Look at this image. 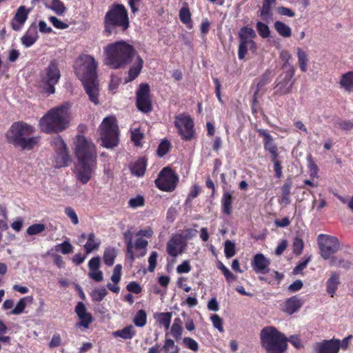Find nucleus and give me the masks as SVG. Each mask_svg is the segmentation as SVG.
Here are the masks:
<instances>
[{"label": "nucleus", "instance_id": "1", "mask_svg": "<svg viewBox=\"0 0 353 353\" xmlns=\"http://www.w3.org/2000/svg\"><path fill=\"white\" fill-rule=\"evenodd\" d=\"M70 105L65 103L50 109L39 120L41 130L46 134L59 133L70 125Z\"/></svg>", "mask_w": 353, "mask_h": 353}, {"label": "nucleus", "instance_id": "2", "mask_svg": "<svg viewBox=\"0 0 353 353\" xmlns=\"http://www.w3.org/2000/svg\"><path fill=\"white\" fill-rule=\"evenodd\" d=\"M34 128L23 121L14 122L6 132L9 143L22 150H30L38 144L39 137H32Z\"/></svg>", "mask_w": 353, "mask_h": 353}, {"label": "nucleus", "instance_id": "3", "mask_svg": "<svg viewBox=\"0 0 353 353\" xmlns=\"http://www.w3.org/2000/svg\"><path fill=\"white\" fill-rule=\"evenodd\" d=\"M105 64L114 69L120 68L128 64L134 56V48L124 41H119L108 45L104 48Z\"/></svg>", "mask_w": 353, "mask_h": 353}, {"label": "nucleus", "instance_id": "4", "mask_svg": "<svg viewBox=\"0 0 353 353\" xmlns=\"http://www.w3.org/2000/svg\"><path fill=\"white\" fill-rule=\"evenodd\" d=\"M261 344L267 353H283L288 347V338L272 326L263 327L260 332Z\"/></svg>", "mask_w": 353, "mask_h": 353}, {"label": "nucleus", "instance_id": "5", "mask_svg": "<svg viewBox=\"0 0 353 353\" xmlns=\"http://www.w3.org/2000/svg\"><path fill=\"white\" fill-rule=\"evenodd\" d=\"M129 23L128 11L122 4L113 5L104 17L105 30L109 34L115 32L117 28L126 30L129 28Z\"/></svg>", "mask_w": 353, "mask_h": 353}, {"label": "nucleus", "instance_id": "6", "mask_svg": "<svg viewBox=\"0 0 353 353\" xmlns=\"http://www.w3.org/2000/svg\"><path fill=\"white\" fill-rule=\"evenodd\" d=\"M74 68L75 74L81 82L97 79V63L94 57L90 55L83 54L79 56L75 61Z\"/></svg>", "mask_w": 353, "mask_h": 353}, {"label": "nucleus", "instance_id": "7", "mask_svg": "<svg viewBox=\"0 0 353 353\" xmlns=\"http://www.w3.org/2000/svg\"><path fill=\"white\" fill-rule=\"evenodd\" d=\"M119 130L114 117L105 118L100 125V138L102 145L112 148L119 143Z\"/></svg>", "mask_w": 353, "mask_h": 353}, {"label": "nucleus", "instance_id": "8", "mask_svg": "<svg viewBox=\"0 0 353 353\" xmlns=\"http://www.w3.org/2000/svg\"><path fill=\"white\" fill-rule=\"evenodd\" d=\"M61 77V72L56 60L50 62L48 66L40 74V83L49 94L54 93V85L58 83Z\"/></svg>", "mask_w": 353, "mask_h": 353}, {"label": "nucleus", "instance_id": "9", "mask_svg": "<svg viewBox=\"0 0 353 353\" xmlns=\"http://www.w3.org/2000/svg\"><path fill=\"white\" fill-rule=\"evenodd\" d=\"M75 154L78 161H96L95 146L85 137L79 135L75 142Z\"/></svg>", "mask_w": 353, "mask_h": 353}, {"label": "nucleus", "instance_id": "10", "mask_svg": "<svg viewBox=\"0 0 353 353\" xmlns=\"http://www.w3.org/2000/svg\"><path fill=\"white\" fill-rule=\"evenodd\" d=\"M320 254L325 260L330 259L339 249L340 245L337 238L321 234L317 238Z\"/></svg>", "mask_w": 353, "mask_h": 353}, {"label": "nucleus", "instance_id": "11", "mask_svg": "<svg viewBox=\"0 0 353 353\" xmlns=\"http://www.w3.org/2000/svg\"><path fill=\"white\" fill-rule=\"evenodd\" d=\"M239 37L240 41L238 57L239 59H243L249 50H254L256 49V44L253 41L256 37V33L253 29L243 27L239 32Z\"/></svg>", "mask_w": 353, "mask_h": 353}, {"label": "nucleus", "instance_id": "12", "mask_svg": "<svg viewBox=\"0 0 353 353\" xmlns=\"http://www.w3.org/2000/svg\"><path fill=\"white\" fill-rule=\"evenodd\" d=\"M52 145L54 149V166L57 168L68 166L71 162V159L64 141L61 137L58 136L53 139Z\"/></svg>", "mask_w": 353, "mask_h": 353}, {"label": "nucleus", "instance_id": "13", "mask_svg": "<svg viewBox=\"0 0 353 353\" xmlns=\"http://www.w3.org/2000/svg\"><path fill=\"white\" fill-rule=\"evenodd\" d=\"M178 182V177L170 169L165 168L155 180L156 185L161 190L171 192L174 190Z\"/></svg>", "mask_w": 353, "mask_h": 353}, {"label": "nucleus", "instance_id": "14", "mask_svg": "<svg viewBox=\"0 0 353 353\" xmlns=\"http://www.w3.org/2000/svg\"><path fill=\"white\" fill-rule=\"evenodd\" d=\"M174 125L179 134L184 140H190L194 135V123L192 119L186 114H182L175 117Z\"/></svg>", "mask_w": 353, "mask_h": 353}, {"label": "nucleus", "instance_id": "15", "mask_svg": "<svg viewBox=\"0 0 353 353\" xmlns=\"http://www.w3.org/2000/svg\"><path fill=\"white\" fill-rule=\"evenodd\" d=\"M280 57L283 61H285L284 66L288 68V71L285 77L284 82H279L277 87L283 93H287L290 91L293 84L292 79L294 74V69L292 65L288 63L289 59H291V54L288 51H281L280 53Z\"/></svg>", "mask_w": 353, "mask_h": 353}, {"label": "nucleus", "instance_id": "16", "mask_svg": "<svg viewBox=\"0 0 353 353\" xmlns=\"http://www.w3.org/2000/svg\"><path fill=\"white\" fill-rule=\"evenodd\" d=\"M96 168V161H78L76 165L77 179L83 184L87 183L92 178Z\"/></svg>", "mask_w": 353, "mask_h": 353}, {"label": "nucleus", "instance_id": "17", "mask_svg": "<svg viewBox=\"0 0 353 353\" xmlns=\"http://www.w3.org/2000/svg\"><path fill=\"white\" fill-rule=\"evenodd\" d=\"M137 105L143 112H148L152 110L150 87L146 83L141 84L137 91Z\"/></svg>", "mask_w": 353, "mask_h": 353}, {"label": "nucleus", "instance_id": "18", "mask_svg": "<svg viewBox=\"0 0 353 353\" xmlns=\"http://www.w3.org/2000/svg\"><path fill=\"white\" fill-rule=\"evenodd\" d=\"M185 246L182 236L174 235L168 242L167 252L170 256L176 257L183 252Z\"/></svg>", "mask_w": 353, "mask_h": 353}, {"label": "nucleus", "instance_id": "19", "mask_svg": "<svg viewBox=\"0 0 353 353\" xmlns=\"http://www.w3.org/2000/svg\"><path fill=\"white\" fill-rule=\"evenodd\" d=\"M270 261L263 254H256L252 261L253 270L259 274H265L269 272Z\"/></svg>", "mask_w": 353, "mask_h": 353}, {"label": "nucleus", "instance_id": "20", "mask_svg": "<svg viewBox=\"0 0 353 353\" xmlns=\"http://www.w3.org/2000/svg\"><path fill=\"white\" fill-rule=\"evenodd\" d=\"M29 10H27L25 6H21L17 10V12L11 21V27L15 31L20 30L26 23Z\"/></svg>", "mask_w": 353, "mask_h": 353}, {"label": "nucleus", "instance_id": "21", "mask_svg": "<svg viewBox=\"0 0 353 353\" xmlns=\"http://www.w3.org/2000/svg\"><path fill=\"white\" fill-rule=\"evenodd\" d=\"M75 312L80 319V322L77 323V327H83L88 328L89 325L92 321V315L87 312L85 305L82 302H79L75 307Z\"/></svg>", "mask_w": 353, "mask_h": 353}, {"label": "nucleus", "instance_id": "22", "mask_svg": "<svg viewBox=\"0 0 353 353\" xmlns=\"http://www.w3.org/2000/svg\"><path fill=\"white\" fill-rule=\"evenodd\" d=\"M100 257L92 258L88 262L89 273L88 276L97 282L102 281L103 279V272L99 270Z\"/></svg>", "mask_w": 353, "mask_h": 353}, {"label": "nucleus", "instance_id": "23", "mask_svg": "<svg viewBox=\"0 0 353 353\" xmlns=\"http://www.w3.org/2000/svg\"><path fill=\"white\" fill-rule=\"evenodd\" d=\"M338 339L323 340L317 343L315 347L316 353H338Z\"/></svg>", "mask_w": 353, "mask_h": 353}, {"label": "nucleus", "instance_id": "24", "mask_svg": "<svg viewBox=\"0 0 353 353\" xmlns=\"http://www.w3.org/2000/svg\"><path fill=\"white\" fill-rule=\"evenodd\" d=\"M303 301L296 296L286 299L281 305V310L288 314H292L297 312L302 306Z\"/></svg>", "mask_w": 353, "mask_h": 353}, {"label": "nucleus", "instance_id": "25", "mask_svg": "<svg viewBox=\"0 0 353 353\" xmlns=\"http://www.w3.org/2000/svg\"><path fill=\"white\" fill-rule=\"evenodd\" d=\"M82 83L90 100L95 105L99 104V86L97 79H94L90 81H82Z\"/></svg>", "mask_w": 353, "mask_h": 353}, {"label": "nucleus", "instance_id": "26", "mask_svg": "<svg viewBox=\"0 0 353 353\" xmlns=\"http://www.w3.org/2000/svg\"><path fill=\"white\" fill-rule=\"evenodd\" d=\"M276 0H263V6L259 10V16L263 21L269 22L272 19V6L276 4Z\"/></svg>", "mask_w": 353, "mask_h": 353}, {"label": "nucleus", "instance_id": "27", "mask_svg": "<svg viewBox=\"0 0 353 353\" xmlns=\"http://www.w3.org/2000/svg\"><path fill=\"white\" fill-rule=\"evenodd\" d=\"M37 29L36 26H33L28 28L26 34L21 37V43L26 48H30L37 41Z\"/></svg>", "mask_w": 353, "mask_h": 353}, {"label": "nucleus", "instance_id": "28", "mask_svg": "<svg viewBox=\"0 0 353 353\" xmlns=\"http://www.w3.org/2000/svg\"><path fill=\"white\" fill-rule=\"evenodd\" d=\"M137 334V331L134 326L129 325L121 330H119L112 332V335L117 338L120 337L124 340L132 339Z\"/></svg>", "mask_w": 353, "mask_h": 353}, {"label": "nucleus", "instance_id": "29", "mask_svg": "<svg viewBox=\"0 0 353 353\" xmlns=\"http://www.w3.org/2000/svg\"><path fill=\"white\" fill-rule=\"evenodd\" d=\"M339 284V275L336 272H332L327 281V292L332 297L334 296Z\"/></svg>", "mask_w": 353, "mask_h": 353}, {"label": "nucleus", "instance_id": "30", "mask_svg": "<svg viewBox=\"0 0 353 353\" xmlns=\"http://www.w3.org/2000/svg\"><path fill=\"white\" fill-rule=\"evenodd\" d=\"M143 65V59L140 57H138L136 61L129 70L128 77V79L125 80V82L132 81L137 78L142 70Z\"/></svg>", "mask_w": 353, "mask_h": 353}, {"label": "nucleus", "instance_id": "31", "mask_svg": "<svg viewBox=\"0 0 353 353\" xmlns=\"http://www.w3.org/2000/svg\"><path fill=\"white\" fill-rule=\"evenodd\" d=\"M341 88L347 92H353V72H348L341 76L339 81Z\"/></svg>", "mask_w": 353, "mask_h": 353}, {"label": "nucleus", "instance_id": "32", "mask_svg": "<svg viewBox=\"0 0 353 353\" xmlns=\"http://www.w3.org/2000/svg\"><path fill=\"white\" fill-rule=\"evenodd\" d=\"M101 245V240L97 238L94 233H90L88 235V240L84 245V249L87 254L91 253L94 250L99 249Z\"/></svg>", "mask_w": 353, "mask_h": 353}, {"label": "nucleus", "instance_id": "33", "mask_svg": "<svg viewBox=\"0 0 353 353\" xmlns=\"http://www.w3.org/2000/svg\"><path fill=\"white\" fill-rule=\"evenodd\" d=\"M145 168L146 161L143 158H141L132 164L130 170L134 176H141L144 174Z\"/></svg>", "mask_w": 353, "mask_h": 353}, {"label": "nucleus", "instance_id": "34", "mask_svg": "<svg viewBox=\"0 0 353 353\" xmlns=\"http://www.w3.org/2000/svg\"><path fill=\"white\" fill-rule=\"evenodd\" d=\"M154 319L159 323L160 325L163 326L168 330L170 327V322L172 319L171 312H161L154 314Z\"/></svg>", "mask_w": 353, "mask_h": 353}, {"label": "nucleus", "instance_id": "35", "mask_svg": "<svg viewBox=\"0 0 353 353\" xmlns=\"http://www.w3.org/2000/svg\"><path fill=\"white\" fill-rule=\"evenodd\" d=\"M32 300L33 299L31 296H28L20 299L16 307L10 312V314L18 315L23 313L28 303H31Z\"/></svg>", "mask_w": 353, "mask_h": 353}, {"label": "nucleus", "instance_id": "36", "mask_svg": "<svg viewBox=\"0 0 353 353\" xmlns=\"http://www.w3.org/2000/svg\"><path fill=\"white\" fill-rule=\"evenodd\" d=\"M123 239L125 243L126 244V250L128 256L131 259V261H134L135 259V255L133 252L134 245L132 243V234L130 231H126L123 233Z\"/></svg>", "mask_w": 353, "mask_h": 353}, {"label": "nucleus", "instance_id": "37", "mask_svg": "<svg viewBox=\"0 0 353 353\" xmlns=\"http://www.w3.org/2000/svg\"><path fill=\"white\" fill-rule=\"evenodd\" d=\"M232 196L231 193L229 192H224L221 199L222 210L228 215L232 213Z\"/></svg>", "mask_w": 353, "mask_h": 353}, {"label": "nucleus", "instance_id": "38", "mask_svg": "<svg viewBox=\"0 0 353 353\" xmlns=\"http://www.w3.org/2000/svg\"><path fill=\"white\" fill-rule=\"evenodd\" d=\"M274 28L283 37L287 38L292 35V30L290 27L280 21H276L274 23Z\"/></svg>", "mask_w": 353, "mask_h": 353}, {"label": "nucleus", "instance_id": "39", "mask_svg": "<svg viewBox=\"0 0 353 353\" xmlns=\"http://www.w3.org/2000/svg\"><path fill=\"white\" fill-rule=\"evenodd\" d=\"M182 332L183 327L181 326V320L179 318L174 319L173 324L170 327V333L172 336L176 340H179L181 338Z\"/></svg>", "mask_w": 353, "mask_h": 353}, {"label": "nucleus", "instance_id": "40", "mask_svg": "<svg viewBox=\"0 0 353 353\" xmlns=\"http://www.w3.org/2000/svg\"><path fill=\"white\" fill-rule=\"evenodd\" d=\"M117 252L114 248H107L103 254V261L105 265L111 266L114 264Z\"/></svg>", "mask_w": 353, "mask_h": 353}, {"label": "nucleus", "instance_id": "41", "mask_svg": "<svg viewBox=\"0 0 353 353\" xmlns=\"http://www.w3.org/2000/svg\"><path fill=\"white\" fill-rule=\"evenodd\" d=\"M48 8L53 10L58 15H63L66 11L65 6L60 0H51Z\"/></svg>", "mask_w": 353, "mask_h": 353}, {"label": "nucleus", "instance_id": "42", "mask_svg": "<svg viewBox=\"0 0 353 353\" xmlns=\"http://www.w3.org/2000/svg\"><path fill=\"white\" fill-rule=\"evenodd\" d=\"M131 140L136 146L141 145V140L144 137V132L139 127H133L130 130Z\"/></svg>", "mask_w": 353, "mask_h": 353}, {"label": "nucleus", "instance_id": "43", "mask_svg": "<svg viewBox=\"0 0 353 353\" xmlns=\"http://www.w3.org/2000/svg\"><path fill=\"white\" fill-rule=\"evenodd\" d=\"M297 58L299 68L302 72H306L307 70L308 58L306 52L301 48L297 49Z\"/></svg>", "mask_w": 353, "mask_h": 353}, {"label": "nucleus", "instance_id": "44", "mask_svg": "<svg viewBox=\"0 0 353 353\" xmlns=\"http://www.w3.org/2000/svg\"><path fill=\"white\" fill-rule=\"evenodd\" d=\"M132 321L137 327H144L147 323V314L145 311L139 310L134 316Z\"/></svg>", "mask_w": 353, "mask_h": 353}, {"label": "nucleus", "instance_id": "45", "mask_svg": "<svg viewBox=\"0 0 353 353\" xmlns=\"http://www.w3.org/2000/svg\"><path fill=\"white\" fill-rule=\"evenodd\" d=\"M107 294V290L104 287H102L94 289L90 296L94 301L99 302L105 298Z\"/></svg>", "mask_w": 353, "mask_h": 353}, {"label": "nucleus", "instance_id": "46", "mask_svg": "<svg viewBox=\"0 0 353 353\" xmlns=\"http://www.w3.org/2000/svg\"><path fill=\"white\" fill-rule=\"evenodd\" d=\"M73 246L68 240L65 241L62 243L57 244L54 246V250L61 252L63 254H68L72 252Z\"/></svg>", "mask_w": 353, "mask_h": 353}, {"label": "nucleus", "instance_id": "47", "mask_svg": "<svg viewBox=\"0 0 353 353\" xmlns=\"http://www.w3.org/2000/svg\"><path fill=\"white\" fill-rule=\"evenodd\" d=\"M180 20L188 26L189 28H192L191 14L188 8L183 7L179 11Z\"/></svg>", "mask_w": 353, "mask_h": 353}, {"label": "nucleus", "instance_id": "48", "mask_svg": "<svg viewBox=\"0 0 353 353\" xmlns=\"http://www.w3.org/2000/svg\"><path fill=\"white\" fill-rule=\"evenodd\" d=\"M137 237L138 238L135 241L134 243H133L134 249L143 250L140 253L139 256H143L146 254L145 248L148 245V241L143 238L139 236Z\"/></svg>", "mask_w": 353, "mask_h": 353}, {"label": "nucleus", "instance_id": "49", "mask_svg": "<svg viewBox=\"0 0 353 353\" xmlns=\"http://www.w3.org/2000/svg\"><path fill=\"white\" fill-rule=\"evenodd\" d=\"M307 168L309 170V174L311 178H318V167L316 165V163L312 160V157L311 155H308L307 157Z\"/></svg>", "mask_w": 353, "mask_h": 353}, {"label": "nucleus", "instance_id": "50", "mask_svg": "<svg viewBox=\"0 0 353 353\" xmlns=\"http://www.w3.org/2000/svg\"><path fill=\"white\" fill-rule=\"evenodd\" d=\"M46 230V225L42 223H36L29 226L26 230L28 235H35L43 232Z\"/></svg>", "mask_w": 353, "mask_h": 353}, {"label": "nucleus", "instance_id": "51", "mask_svg": "<svg viewBox=\"0 0 353 353\" xmlns=\"http://www.w3.org/2000/svg\"><path fill=\"white\" fill-rule=\"evenodd\" d=\"M163 350L165 352H170V353H179V348L175 345L174 341L172 339H166L163 346Z\"/></svg>", "mask_w": 353, "mask_h": 353}, {"label": "nucleus", "instance_id": "52", "mask_svg": "<svg viewBox=\"0 0 353 353\" xmlns=\"http://www.w3.org/2000/svg\"><path fill=\"white\" fill-rule=\"evenodd\" d=\"M256 30L259 34V35L263 38H268L270 37V29L268 26L263 23L261 21H259L256 23Z\"/></svg>", "mask_w": 353, "mask_h": 353}, {"label": "nucleus", "instance_id": "53", "mask_svg": "<svg viewBox=\"0 0 353 353\" xmlns=\"http://www.w3.org/2000/svg\"><path fill=\"white\" fill-rule=\"evenodd\" d=\"M224 252L227 258H231L235 254V245L231 241H226L224 245Z\"/></svg>", "mask_w": 353, "mask_h": 353}, {"label": "nucleus", "instance_id": "54", "mask_svg": "<svg viewBox=\"0 0 353 353\" xmlns=\"http://www.w3.org/2000/svg\"><path fill=\"white\" fill-rule=\"evenodd\" d=\"M304 243L301 239L296 237L293 242V252L296 255H300L303 250Z\"/></svg>", "mask_w": 353, "mask_h": 353}, {"label": "nucleus", "instance_id": "55", "mask_svg": "<svg viewBox=\"0 0 353 353\" xmlns=\"http://www.w3.org/2000/svg\"><path fill=\"white\" fill-rule=\"evenodd\" d=\"M183 342L186 347L194 352H196L199 350L198 343L190 337H185L183 339Z\"/></svg>", "mask_w": 353, "mask_h": 353}, {"label": "nucleus", "instance_id": "56", "mask_svg": "<svg viewBox=\"0 0 353 353\" xmlns=\"http://www.w3.org/2000/svg\"><path fill=\"white\" fill-rule=\"evenodd\" d=\"M64 212L74 225H77L79 223L78 216L73 208L71 207H67L65 208Z\"/></svg>", "mask_w": 353, "mask_h": 353}, {"label": "nucleus", "instance_id": "57", "mask_svg": "<svg viewBox=\"0 0 353 353\" xmlns=\"http://www.w3.org/2000/svg\"><path fill=\"white\" fill-rule=\"evenodd\" d=\"M330 265L348 268L350 266V263L341 259H339L337 257H332L330 260Z\"/></svg>", "mask_w": 353, "mask_h": 353}, {"label": "nucleus", "instance_id": "58", "mask_svg": "<svg viewBox=\"0 0 353 353\" xmlns=\"http://www.w3.org/2000/svg\"><path fill=\"white\" fill-rule=\"evenodd\" d=\"M121 269L122 266L120 264H117L114 268L113 273L111 276V281L114 284H117L121 280Z\"/></svg>", "mask_w": 353, "mask_h": 353}, {"label": "nucleus", "instance_id": "59", "mask_svg": "<svg viewBox=\"0 0 353 353\" xmlns=\"http://www.w3.org/2000/svg\"><path fill=\"white\" fill-rule=\"evenodd\" d=\"M49 21L52 23V24L57 29L64 30L68 28V24L63 22L56 17H49Z\"/></svg>", "mask_w": 353, "mask_h": 353}, {"label": "nucleus", "instance_id": "60", "mask_svg": "<svg viewBox=\"0 0 353 353\" xmlns=\"http://www.w3.org/2000/svg\"><path fill=\"white\" fill-rule=\"evenodd\" d=\"M128 203L132 208L141 207L144 205V199L141 196H137L135 198L130 199Z\"/></svg>", "mask_w": 353, "mask_h": 353}, {"label": "nucleus", "instance_id": "61", "mask_svg": "<svg viewBox=\"0 0 353 353\" xmlns=\"http://www.w3.org/2000/svg\"><path fill=\"white\" fill-rule=\"evenodd\" d=\"M211 321L213 326L216 327L219 332H223L224 331L223 327V321L217 314H214L211 316Z\"/></svg>", "mask_w": 353, "mask_h": 353}, {"label": "nucleus", "instance_id": "62", "mask_svg": "<svg viewBox=\"0 0 353 353\" xmlns=\"http://www.w3.org/2000/svg\"><path fill=\"white\" fill-rule=\"evenodd\" d=\"M157 257H158L157 252L155 251H153V252H152V253L150 254V255L148 258V263H149L148 270L151 272H152L156 268Z\"/></svg>", "mask_w": 353, "mask_h": 353}, {"label": "nucleus", "instance_id": "63", "mask_svg": "<svg viewBox=\"0 0 353 353\" xmlns=\"http://www.w3.org/2000/svg\"><path fill=\"white\" fill-rule=\"evenodd\" d=\"M170 143L169 141H163L159 145L158 147V149H157V154L159 157H163V155H165L169 148H170Z\"/></svg>", "mask_w": 353, "mask_h": 353}, {"label": "nucleus", "instance_id": "64", "mask_svg": "<svg viewBox=\"0 0 353 353\" xmlns=\"http://www.w3.org/2000/svg\"><path fill=\"white\" fill-rule=\"evenodd\" d=\"M219 269L223 272L228 281L232 282L236 279V276L223 263H220Z\"/></svg>", "mask_w": 353, "mask_h": 353}]
</instances>
